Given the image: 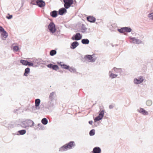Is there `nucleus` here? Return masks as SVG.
<instances>
[{"label":"nucleus","mask_w":153,"mask_h":153,"mask_svg":"<svg viewBox=\"0 0 153 153\" xmlns=\"http://www.w3.org/2000/svg\"><path fill=\"white\" fill-rule=\"evenodd\" d=\"M113 72L116 73L121 74L122 72V69L121 68H117L116 67H114L112 70Z\"/></svg>","instance_id":"13"},{"label":"nucleus","mask_w":153,"mask_h":153,"mask_svg":"<svg viewBox=\"0 0 153 153\" xmlns=\"http://www.w3.org/2000/svg\"><path fill=\"white\" fill-rule=\"evenodd\" d=\"M32 63L34 64V67H37L38 65H39L38 60L36 59H34L32 61Z\"/></svg>","instance_id":"26"},{"label":"nucleus","mask_w":153,"mask_h":153,"mask_svg":"<svg viewBox=\"0 0 153 153\" xmlns=\"http://www.w3.org/2000/svg\"><path fill=\"white\" fill-rule=\"evenodd\" d=\"M58 63L63 68L67 69L69 68V66L63 64L62 62H58Z\"/></svg>","instance_id":"17"},{"label":"nucleus","mask_w":153,"mask_h":153,"mask_svg":"<svg viewBox=\"0 0 153 153\" xmlns=\"http://www.w3.org/2000/svg\"><path fill=\"white\" fill-rule=\"evenodd\" d=\"M79 45V43L76 41L73 42L71 44L70 48L71 49H74Z\"/></svg>","instance_id":"15"},{"label":"nucleus","mask_w":153,"mask_h":153,"mask_svg":"<svg viewBox=\"0 0 153 153\" xmlns=\"http://www.w3.org/2000/svg\"><path fill=\"white\" fill-rule=\"evenodd\" d=\"M75 146L74 142L73 141H71L68 144H66L60 148L59 151L63 152L66 151L68 150L72 149Z\"/></svg>","instance_id":"2"},{"label":"nucleus","mask_w":153,"mask_h":153,"mask_svg":"<svg viewBox=\"0 0 153 153\" xmlns=\"http://www.w3.org/2000/svg\"><path fill=\"white\" fill-rule=\"evenodd\" d=\"M82 42L84 44H89V41L87 39H83L82 40Z\"/></svg>","instance_id":"27"},{"label":"nucleus","mask_w":153,"mask_h":153,"mask_svg":"<svg viewBox=\"0 0 153 153\" xmlns=\"http://www.w3.org/2000/svg\"><path fill=\"white\" fill-rule=\"evenodd\" d=\"M129 39L131 40L130 42L132 43L137 44H140L142 43V41L141 40L135 37L130 36L129 37Z\"/></svg>","instance_id":"8"},{"label":"nucleus","mask_w":153,"mask_h":153,"mask_svg":"<svg viewBox=\"0 0 153 153\" xmlns=\"http://www.w3.org/2000/svg\"><path fill=\"white\" fill-rule=\"evenodd\" d=\"M56 92L54 91L51 93L49 96V99L51 101H53L55 100L56 97Z\"/></svg>","instance_id":"10"},{"label":"nucleus","mask_w":153,"mask_h":153,"mask_svg":"<svg viewBox=\"0 0 153 153\" xmlns=\"http://www.w3.org/2000/svg\"><path fill=\"white\" fill-rule=\"evenodd\" d=\"M85 58L89 62H94L97 59L95 54H93L92 55H86L85 56Z\"/></svg>","instance_id":"4"},{"label":"nucleus","mask_w":153,"mask_h":153,"mask_svg":"<svg viewBox=\"0 0 153 153\" xmlns=\"http://www.w3.org/2000/svg\"><path fill=\"white\" fill-rule=\"evenodd\" d=\"M30 73V68H26L25 71L24 75L26 76H28V74Z\"/></svg>","instance_id":"22"},{"label":"nucleus","mask_w":153,"mask_h":153,"mask_svg":"<svg viewBox=\"0 0 153 153\" xmlns=\"http://www.w3.org/2000/svg\"><path fill=\"white\" fill-rule=\"evenodd\" d=\"M152 104V101L151 100H148L146 102V105L149 106H151Z\"/></svg>","instance_id":"30"},{"label":"nucleus","mask_w":153,"mask_h":153,"mask_svg":"<svg viewBox=\"0 0 153 153\" xmlns=\"http://www.w3.org/2000/svg\"><path fill=\"white\" fill-rule=\"evenodd\" d=\"M51 15L53 17H56L57 16V12L56 11L54 10L51 13Z\"/></svg>","instance_id":"24"},{"label":"nucleus","mask_w":153,"mask_h":153,"mask_svg":"<svg viewBox=\"0 0 153 153\" xmlns=\"http://www.w3.org/2000/svg\"><path fill=\"white\" fill-rule=\"evenodd\" d=\"M53 65L51 64H50L48 65L47 66L48 68H52Z\"/></svg>","instance_id":"43"},{"label":"nucleus","mask_w":153,"mask_h":153,"mask_svg":"<svg viewBox=\"0 0 153 153\" xmlns=\"http://www.w3.org/2000/svg\"><path fill=\"white\" fill-rule=\"evenodd\" d=\"M82 36V35L79 33H77L72 37L71 39L73 40H79L81 39Z\"/></svg>","instance_id":"11"},{"label":"nucleus","mask_w":153,"mask_h":153,"mask_svg":"<svg viewBox=\"0 0 153 153\" xmlns=\"http://www.w3.org/2000/svg\"><path fill=\"white\" fill-rule=\"evenodd\" d=\"M69 70L71 72H74L76 71L75 69L73 67H71L69 68Z\"/></svg>","instance_id":"38"},{"label":"nucleus","mask_w":153,"mask_h":153,"mask_svg":"<svg viewBox=\"0 0 153 153\" xmlns=\"http://www.w3.org/2000/svg\"><path fill=\"white\" fill-rule=\"evenodd\" d=\"M28 65H27L29 66H33L34 67V64L32 62H28V63H27Z\"/></svg>","instance_id":"42"},{"label":"nucleus","mask_w":153,"mask_h":153,"mask_svg":"<svg viewBox=\"0 0 153 153\" xmlns=\"http://www.w3.org/2000/svg\"><path fill=\"white\" fill-rule=\"evenodd\" d=\"M117 30L120 33H123L125 32L124 27L120 29H118Z\"/></svg>","instance_id":"39"},{"label":"nucleus","mask_w":153,"mask_h":153,"mask_svg":"<svg viewBox=\"0 0 153 153\" xmlns=\"http://www.w3.org/2000/svg\"><path fill=\"white\" fill-rule=\"evenodd\" d=\"M56 53V51L55 50H52L50 51V54L51 56H53L55 55Z\"/></svg>","instance_id":"33"},{"label":"nucleus","mask_w":153,"mask_h":153,"mask_svg":"<svg viewBox=\"0 0 153 153\" xmlns=\"http://www.w3.org/2000/svg\"><path fill=\"white\" fill-rule=\"evenodd\" d=\"M148 17L149 19L153 20V12L148 14Z\"/></svg>","instance_id":"34"},{"label":"nucleus","mask_w":153,"mask_h":153,"mask_svg":"<svg viewBox=\"0 0 153 153\" xmlns=\"http://www.w3.org/2000/svg\"><path fill=\"white\" fill-rule=\"evenodd\" d=\"M93 153H101V149L99 147H96L93 149Z\"/></svg>","instance_id":"16"},{"label":"nucleus","mask_w":153,"mask_h":153,"mask_svg":"<svg viewBox=\"0 0 153 153\" xmlns=\"http://www.w3.org/2000/svg\"><path fill=\"white\" fill-rule=\"evenodd\" d=\"M113 106L112 105H110L109 106V108L110 109H112L113 108Z\"/></svg>","instance_id":"47"},{"label":"nucleus","mask_w":153,"mask_h":153,"mask_svg":"<svg viewBox=\"0 0 153 153\" xmlns=\"http://www.w3.org/2000/svg\"><path fill=\"white\" fill-rule=\"evenodd\" d=\"M95 134V130L94 129H92L89 132V134L91 136H93Z\"/></svg>","instance_id":"36"},{"label":"nucleus","mask_w":153,"mask_h":153,"mask_svg":"<svg viewBox=\"0 0 153 153\" xmlns=\"http://www.w3.org/2000/svg\"><path fill=\"white\" fill-rule=\"evenodd\" d=\"M111 26L113 28L112 29L111 28V30L112 31H115V30L117 27V24L115 23L112 24L111 25Z\"/></svg>","instance_id":"29"},{"label":"nucleus","mask_w":153,"mask_h":153,"mask_svg":"<svg viewBox=\"0 0 153 153\" xmlns=\"http://www.w3.org/2000/svg\"><path fill=\"white\" fill-rule=\"evenodd\" d=\"M87 30V28L83 27L81 29V32L82 33H85Z\"/></svg>","instance_id":"37"},{"label":"nucleus","mask_w":153,"mask_h":153,"mask_svg":"<svg viewBox=\"0 0 153 153\" xmlns=\"http://www.w3.org/2000/svg\"><path fill=\"white\" fill-rule=\"evenodd\" d=\"M113 71H110L109 72V77L111 79H114L116 78L118 76L117 74H116L113 73Z\"/></svg>","instance_id":"14"},{"label":"nucleus","mask_w":153,"mask_h":153,"mask_svg":"<svg viewBox=\"0 0 153 153\" xmlns=\"http://www.w3.org/2000/svg\"><path fill=\"white\" fill-rule=\"evenodd\" d=\"M36 0H32V1L31 2V4L33 5H37V4H36Z\"/></svg>","instance_id":"41"},{"label":"nucleus","mask_w":153,"mask_h":153,"mask_svg":"<svg viewBox=\"0 0 153 153\" xmlns=\"http://www.w3.org/2000/svg\"><path fill=\"white\" fill-rule=\"evenodd\" d=\"M41 124H38V126H39Z\"/></svg>","instance_id":"48"},{"label":"nucleus","mask_w":153,"mask_h":153,"mask_svg":"<svg viewBox=\"0 0 153 153\" xmlns=\"http://www.w3.org/2000/svg\"><path fill=\"white\" fill-rule=\"evenodd\" d=\"M89 123L91 125H92L93 123V121L91 120L89 121Z\"/></svg>","instance_id":"46"},{"label":"nucleus","mask_w":153,"mask_h":153,"mask_svg":"<svg viewBox=\"0 0 153 153\" xmlns=\"http://www.w3.org/2000/svg\"><path fill=\"white\" fill-rule=\"evenodd\" d=\"M144 80L143 77L142 76H139L137 78H135L134 79V83L136 85H138L142 83Z\"/></svg>","instance_id":"5"},{"label":"nucleus","mask_w":153,"mask_h":153,"mask_svg":"<svg viewBox=\"0 0 153 153\" xmlns=\"http://www.w3.org/2000/svg\"><path fill=\"white\" fill-rule=\"evenodd\" d=\"M63 1L64 2V7L66 9L69 8L73 3V0H64Z\"/></svg>","instance_id":"6"},{"label":"nucleus","mask_w":153,"mask_h":153,"mask_svg":"<svg viewBox=\"0 0 153 153\" xmlns=\"http://www.w3.org/2000/svg\"><path fill=\"white\" fill-rule=\"evenodd\" d=\"M34 124V123L33 121L27 119H24L21 120L20 126L22 128L28 129L30 128L33 126Z\"/></svg>","instance_id":"1"},{"label":"nucleus","mask_w":153,"mask_h":153,"mask_svg":"<svg viewBox=\"0 0 153 153\" xmlns=\"http://www.w3.org/2000/svg\"><path fill=\"white\" fill-rule=\"evenodd\" d=\"M52 69L53 70L56 71L59 69V67L57 65H53Z\"/></svg>","instance_id":"40"},{"label":"nucleus","mask_w":153,"mask_h":153,"mask_svg":"<svg viewBox=\"0 0 153 153\" xmlns=\"http://www.w3.org/2000/svg\"><path fill=\"white\" fill-rule=\"evenodd\" d=\"M124 28L125 32L129 33L132 30V29L129 27H125Z\"/></svg>","instance_id":"28"},{"label":"nucleus","mask_w":153,"mask_h":153,"mask_svg":"<svg viewBox=\"0 0 153 153\" xmlns=\"http://www.w3.org/2000/svg\"><path fill=\"white\" fill-rule=\"evenodd\" d=\"M47 30L48 32L52 33H55L56 31V29L54 24L52 22H50L48 26Z\"/></svg>","instance_id":"3"},{"label":"nucleus","mask_w":153,"mask_h":153,"mask_svg":"<svg viewBox=\"0 0 153 153\" xmlns=\"http://www.w3.org/2000/svg\"><path fill=\"white\" fill-rule=\"evenodd\" d=\"M20 62L22 64V65H27L28 62L25 60H21L20 61Z\"/></svg>","instance_id":"25"},{"label":"nucleus","mask_w":153,"mask_h":153,"mask_svg":"<svg viewBox=\"0 0 153 153\" xmlns=\"http://www.w3.org/2000/svg\"><path fill=\"white\" fill-rule=\"evenodd\" d=\"M41 122L42 123L45 125H46L48 123L47 120L46 118H44L42 120Z\"/></svg>","instance_id":"32"},{"label":"nucleus","mask_w":153,"mask_h":153,"mask_svg":"<svg viewBox=\"0 0 153 153\" xmlns=\"http://www.w3.org/2000/svg\"><path fill=\"white\" fill-rule=\"evenodd\" d=\"M66 10L64 8H62L59 10V13L61 15H62L65 13L66 12Z\"/></svg>","instance_id":"20"},{"label":"nucleus","mask_w":153,"mask_h":153,"mask_svg":"<svg viewBox=\"0 0 153 153\" xmlns=\"http://www.w3.org/2000/svg\"><path fill=\"white\" fill-rule=\"evenodd\" d=\"M104 111L103 110L101 111L100 112L98 116L95 117L94 119V123L102 120L104 117Z\"/></svg>","instance_id":"7"},{"label":"nucleus","mask_w":153,"mask_h":153,"mask_svg":"<svg viewBox=\"0 0 153 153\" xmlns=\"http://www.w3.org/2000/svg\"><path fill=\"white\" fill-rule=\"evenodd\" d=\"M1 35L3 38H7L8 36L7 33L5 30L2 32Z\"/></svg>","instance_id":"23"},{"label":"nucleus","mask_w":153,"mask_h":153,"mask_svg":"<svg viewBox=\"0 0 153 153\" xmlns=\"http://www.w3.org/2000/svg\"><path fill=\"white\" fill-rule=\"evenodd\" d=\"M54 105H55L54 103L52 102V101H51V102L48 103V108L49 109H51V108L53 107Z\"/></svg>","instance_id":"31"},{"label":"nucleus","mask_w":153,"mask_h":153,"mask_svg":"<svg viewBox=\"0 0 153 153\" xmlns=\"http://www.w3.org/2000/svg\"><path fill=\"white\" fill-rule=\"evenodd\" d=\"M13 50L14 52H17L19 50V47L18 46H15L13 47Z\"/></svg>","instance_id":"35"},{"label":"nucleus","mask_w":153,"mask_h":153,"mask_svg":"<svg viewBox=\"0 0 153 153\" xmlns=\"http://www.w3.org/2000/svg\"><path fill=\"white\" fill-rule=\"evenodd\" d=\"M26 133V131L25 130H22L19 131H18V134H17V135H23L25 134Z\"/></svg>","instance_id":"21"},{"label":"nucleus","mask_w":153,"mask_h":153,"mask_svg":"<svg viewBox=\"0 0 153 153\" xmlns=\"http://www.w3.org/2000/svg\"><path fill=\"white\" fill-rule=\"evenodd\" d=\"M36 4L37 5L40 7H42L45 6V2L42 0H37Z\"/></svg>","instance_id":"12"},{"label":"nucleus","mask_w":153,"mask_h":153,"mask_svg":"<svg viewBox=\"0 0 153 153\" xmlns=\"http://www.w3.org/2000/svg\"><path fill=\"white\" fill-rule=\"evenodd\" d=\"M138 112L144 115H147L149 114V112L148 111L145 110L144 108H140L137 110Z\"/></svg>","instance_id":"9"},{"label":"nucleus","mask_w":153,"mask_h":153,"mask_svg":"<svg viewBox=\"0 0 153 153\" xmlns=\"http://www.w3.org/2000/svg\"><path fill=\"white\" fill-rule=\"evenodd\" d=\"M13 16L12 15H9V16H6V18L8 19H10L12 18Z\"/></svg>","instance_id":"45"},{"label":"nucleus","mask_w":153,"mask_h":153,"mask_svg":"<svg viewBox=\"0 0 153 153\" xmlns=\"http://www.w3.org/2000/svg\"><path fill=\"white\" fill-rule=\"evenodd\" d=\"M40 103V100L39 99H37L35 100V106L37 109H39L38 106Z\"/></svg>","instance_id":"18"},{"label":"nucleus","mask_w":153,"mask_h":153,"mask_svg":"<svg viewBox=\"0 0 153 153\" xmlns=\"http://www.w3.org/2000/svg\"><path fill=\"white\" fill-rule=\"evenodd\" d=\"M4 28L0 26V33H2L3 31H4Z\"/></svg>","instance_id":"44"},{"label":"nucleus","mask_w":153,"mask_h":153,"mask_svg":"<svg viewBox=\"0 0 153 153\" xmlns=\"http://www.w3.org/2000/svg\"><path fill=\"white\" fill-rule=\"evenodd\" d=\"M87 20L91 22H95L96 19L93 16H89L87 17Z\"/></svg>","instance_id":"19"}]
</instances>
